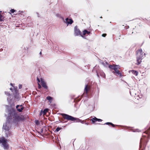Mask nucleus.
Returning <instances> with one entry per match:
<instances>
[{
  "instance_id": "12",
  "label": "nucleus",
  "mask_w": 150,
  "mask_h": 150,
  "mask_svg": "<svg viewBox=\"0 0 150 150\" xmlns=\"http://www.w3.org/2000/svg\"><path fill=\"white\" fill-rule=\"evenodd\" d=\"M95 103H93L88 105V108L91 111H92L94 108Z\"/></svg>"
},
{
  "instance_id": "44",
  "label": "nucleus",
  "mask_w": 150,
  "mask_h": 150,
  "mask_svg": "<svg viewBox=\"0 0 150 150\" xmlns=\"http://www.w3.org/2000/svg\"><path fill=\"white\" fill-rule=\"evenodd\" d=\"M10 90L12 92H13V89L12 88H10Z\"/></svg>"
},
{
  "instance_id": "16",
  "label": "nucleus",
  "mask_w": 150,
  "mask_h": 150,
  "mask_svg": "<svg viewBox=\"0 0 150 150\" xmlns=\"http://www.w3.org/2000/svg\"><path fill=\"white\" fill-rule=\"evenodd\" d=\"M5 93L6 95L8 96V97L7 98V100L9 101L11 99V94L8 92L7 91H5Z\"/></svg>"
},
{
  "instance_id": "42",
  "label": "nucleus",
  "mask_w": 150,
  "mask_h": 150,
  "mask_svg": "<svg viewBox=\"0 0 150 150\" xmlns=\"http://www.w3.org/2000/svg\"><path fill=\"white\" fill-rule=\"evenodd\" d=\"M43 132V129H41V130L40 131V132H39L40 133H42Z\"/></svg>"
},
{
  "instance_id": "20",
  "label": "nucleus",
  "mask_w": 150,
  "mask_h": 150,
  "mask_svg": "<svg viewBox=\"0 0 150 150\" xmlns=\"http://www.w3.org/2000/svg\"><path fill=\"white\" fill-rule=\"evenodd\" d=\"M91 33V32L88 31L87 30L85 29L83 31V35H85L86 34H89Z\"/></svg>"
},
{
  "instance_id": "40",
  "label": "nucleus",
  "mask_w": 150,
  "mask_h": 150,
  "mask_svg": "<svg viewBox=\"0 0 150 150\" xmlns=\"http://www.w3.org/2000/svg\"><path fill=\"white\" fill-rule=\"evenodd\" d=\"M22 85H21V84H19V86H18L19 88L21 89L22 88Z\"/></svg>"
},
{
  "instance_id": "21",
  "label": "nucleus",
  "mask_w": 150,
  "mask_h": 150,
  "mask_svg": "<svg viewBox=\"0 0 150 150\" xmlns=\"http://www.w3.org/2000/svg\"><path fill=\"white\" fill-rule=\"evenodd\" d=\"M142 59L139 58L137 57V64H139L142 62L141 60Z\"/></svg>"
},
{
  "instance_id": "22",
  "label": "nucleus",
  "mask_w": 150,
  "mask_h": 150,
  "mask_svg": "<svg viewBox=\"0 0 150 150\" xmlns=\"http://www.w3.org/2000/svg\"><path fill=\"white\" fill-rule=\"evenodd\" d=\"M52 97L50 96H47L46 97V99L48 100L50 103H51L52 101Z\"/></svg>"
},
{
  "instance_id": "11",
  "label": "nucleus",
  "mask_w": 150,
  "mask_h": 150,
  "mask_svg": "<svg viewBox=\"0 0 150 150\" xmlns=\"http://www.w3.org/2000/svg\"><path fill=\"white\" fill-rule=\"evenodd\" d=\"M113 70H114V71H112V72L114 74L115 73V74L116 76H119L120 77H121L122 76L121 73L118 70H116V69H114Z\"/></svg>"
},
{
  "instance_id": "36",
  "label": "nucleus",
  "mask_w": 150,
  "mask_h": 150,
  "mask_svg": "<svg viewBox=\"0 0 150 150\" xmlns=\"http://www.w3.org/2000/svg\"><path fill=\"white\" fill-rule=\"evenodd\" d=\"M38 88L40 89L42 87L41 85L39 83H38Z\"/></svg>"
},
{
  "instance_id": "15",
  "label": "nucleus",
  "mask_w": 150,
  "mask_h": 150,
  "mask_svg": "<svg viewBox=\"0 0 150 150\" xmlns=\"http://www.w3.org/2000/svg\"><path fill=\"white\" fill-rule=\"evenodd\" d=\"M7 140L6 139L5 142H4L2 144L4 149H7L8 148V146L7 144Z\"/></svg>"
},
{
  "instance_id": "13",
  "label": "nucleus",
  "mask_w": 150,
  "mask_h": 150,
  "mask_svg": "<svg viewBox=\"0 0 150 150\" xmlns=\"http://www.w3.org/2000/svg\"><path fill=\"white\" fill-rule=\"evenodd\" d=\"M91 88V86L88 84H87L85 85L84 88V91H85L86 95L87 94L88 91Z\"/></svg>"
},
{
  "instance_id": "37",
  "label": "nucleus",
  "mask_w": 150,
  "mask_h": 150,
  "mask_svg": "<svg viewBox=\"0 0 150 150\" xmlns=\"http://www.w3.org/2000/svg\"><path fill=\"white\" fill-rule=\"evenodd\" d=\"M96 119H98L97 121H98L99 122H101L102 121V120L101 119H98L97 118H95Z\"/></svg>"
},
{
  "instance_id": "2",
  "label": "nucleus",
  "mask_w": 150,
  "mask_h": 150,
  "mask_svg": "<svg viewBox=\"0 0 150 150\" xmlns=\"http://www.w3.org/2000/svg\"><path fill=\"white\" fill-rule=\"evenodd\" d=\"M61 115L64 118L68 120H71L74 121H76V122H80L82 124H83L85 122L84 120H81L78 118L74 117L66 114L61 113Z\"/></svg>"
},
{
  "instance_id": "50",
  "label": "nucleus",
  "mask_w": 150,
  "mask_h": 150,
  "mask_svg": "<svg viewBox=\"0 0 150 150\" xmlns=\"http://www.w3.org/2000/svg\"><path fill=\"white\" fill-rule=\"evenodd\" d=\"M10 84L12 86V83H11Z\"/></svg>"
},
{
  "instance_id": "27",
  "label": "nucleus",
  "mask_w": 150,
  "mask_h": 150,
  "mask_svg": "<svg viewBox=\"0 0 150 150\" xmlns=\"http://www.w3.org/2000/svg\"><path fill=\"white\" fill-rule=\"evenodd\" d=\"M61 129H62V127H57L56 128V129H55L54 132H58V131H59Z\"/></svg>"
},
{
  "instance_id": "39",
  "label": "nucleus",
  "mask_w": 150,
  "mask_h": 150,
  "mask_svg": "<svg viewBox=\"0 0 150 150\" xmlns=\"http://www.w3.org/2000/svg\"><path fill=\"white\" fill-rule=\"evenodd\" d=\"M80 36L82 37L83 38H84V39H86V38L83 35H82L81 34V35H80Z\"/></svg>"
},
{
  "instance_id": "3",
  "label": "nucleus",
  "mask_w": 150,
  "mask_h": 150,
  "mask_svg": "<svg viewBox=\"0 0 150 150\" xmlns=\"http://www.w3.org/2000/svg\"><path fill=\"white\" fill-rule=\"evenodd\" d=\"M12 119V117L8 116L6 118V121L4 124L3 129L5 131L9 130V129L11 127L12 123L11 120Z\"/></svg>"
},
{
  "instance_id": "48",
  "label": "nucleus",
  "mask_w": 150,
  "mask_h": 150,
  "mask_svg": "<svg viewBox=\"0 0 150 150\" xmlns=\"http://www.w3.org/2000/svg\"><path fill=\"white\" fill-rule=\"evenodd\" d=\"M39 54L40 55H41L42 54V52H40L39 53Z\"/></svg>"
},
{
  "instance_id": "30",
  "label": "nucleus",
  "mask_w": 150,
  "mask_h": 150,
  "mask_svg": "<svg viewBox=\"0 0 150 150\" xmlns=\"http://www.w3.org/2000/svg\"><path fill=\"white\" fill-rule=\"evenodd\" d=\"M100 75L103 77L104 78L105 77V74L103 72H102L100 74Z\"/></svg>"
},
{
  "instance_id": "29",
  "label": "nucleus",
  "mask_w": 150,
  "mask_h": 150,
  "mask_svg": "<svg viewBox=\"0 0 150 150\" xmlns=\"http://www.w3.org/2000/svg\"><path fill=\"white\" fill-rule=\"evenodd\" d=\"M3 16L0 13V21H4V20L3 18Z\"/></svg>"
},
{
  "instance_id": "14",
  "label": "nucleus",
  "mask_w": 150,
  "mask_h": 150,
  "mask_svg": "<svg viewBox=\"0 0 150 150\" xmlns=\"http://www.w3.org/2000/svg\"><path fill=\"white\" fill-rule=\"evenodd\" d=\"M13 92L14 97L15 98H16L18 94V90L17 89V88H14V89H13Z\"/></svg>"
},
{
  "instance_id": "47",
  "label": "nucleus",
  "mask_w": 150,
  "mask_h": 150,
  "mask_svg": "<svg viewBox=\"0 0 150 150\" xmlns=\"http://www.w3.org/2000/svg\"><path fill=\"white\" fill-rule=\"evenodd\" d=\"M19 12H20L21 13H23V11H19Z\"/></svg>"
},
{
  "instance_id": "34",
  "label": "nucleus",
  "mask_w": 150,
  "mask_h": 150,
  "mask_svg": "<svg viewBox=\"0 0 150 150\" xmlns=\"http://www.w3.org/2000/svg\"><path fill=\"white\" fill-rule=\"evenodd\" d=\"M42 114H43V110H41L40 111V113L39 115L40 116H41L42 115Z\"/></svg>"
},
{
  "instance_id": "45",
  "label": "nucleus",
  "mask_w": 150,
  "mask_h": 150,
  "mask_svg": "<svg viewBox=\"0 0 150 150\" xmlns=\"http://www.w3.org/2000/svg\"><path fill=\"white\" fill-rule=\"evenodd\" d=\"M85 124L87 125H88V124H89V123L88 122H86L85 123Z\"/></svg>"
},
{
  "instance_id": "33",
  "label": "nucleus",
  "mask_w": 150,
  "mask_h": 150,
  "mask_svg": "<svg viewBox=\"0 0 150 150\" xmlns=\"http://www.w3.org/2000/svg\"><path fill=\"white\" fill-rule=\"evenodd\" d=\"M56 17H58V18H60L61 17V15L59 14V13H57V14H56Z\"/></svg>"
},
{
  "instance_id": "26",
  "label": "nucleus",
  "mask_w": 150,
  "mask_h": 150,
  "mask_svg": "<svg viewBox=\"0 0 150 150\" xmlns=\"http://www.w3.org/2000/svg\"><path fill=\"white\" fill-rule=\"evenodd\" d=\"M49 110V109L47 108H46L44 109V110H43V115H45Z\"/></svg>"
},
{
  "instance_id": "6",
  "label": "nucleus",
  "mask_w": 150,
  "mask_h": 150,
  "mask_svg": "<svg viewBox=\"0 0 150 150\" xmlns=\"http://www.w3.org/2000/svg\"><path fill=\"white\" fill-rule=\"evenodd\" d=\"M81 32L80 30L77 28V26L75 27L74 28V35L75 36H77L81 35Z\"/></svg>"
},
{
  "instance_id": "38",
  "label": "nucleus",
  "mask_w": 150,
  "mask_h": 150,
  "mask_svg": "<svg viewBox=\"0 0 150 150\" xmlns=\"http://www.w3.org/2000/svg\"><path fill=\"white\" fill-rule=\"evenodd\" d=\"M107 34L105 33L103 34L102 36V37H105L106 36Z\"/></svg>"
},
{
  "instance_id": "8",
  "label": "nucleus",
  "mask_w": 150,
  "mask_h": 150,
  "mask_svg": "<svg viewBox=\"0 0 150 150\" xmlns=\"http://www.w3.org/2000/svg\"><path fill=\"white\" fill-rule=\"evenodd\" d=\"M64 23L67 24V26L69 25H71L73 23V21L72 19H69L68 18H66L65 21H64Z\"/></svg>"
},
{
  "instance_id": "7",
  "label": "nucleus",
  "mask_w": 150,
  "mask_h": 150,
  "mask_svg": "<svg viewBox=\"0 0 150 150\" xmlns=\"http://www.w3.org/2000/svg\"><path fill=\"white\" fill-rule=\"evenodd\" d=\"M41 83L42 86L46 89H48V87L44 79L42 78H40Z\"/></svg>"
},
{
  "instance_id": "17",
  "label": "nucleus",
  "mask_w": 150,
  "mask_h": 150,
  "mask_svg": "<svg viewBox=\"0 0 150 150\" xmlns=\"http://www.w3.org/2000/svg\"><path fill=\"white\" fill-rule=\"evenodd\" d=\"M144 133H146L148 135L147 138H150V127L146 131L144 132Z\"/></svg>"
},
{
  "instance_id": "46",
  "label": "nucleus",
  "mask_w": 150,
  "mask_h": 150,
  "mask_svg": "<svg viewBox=\"0 0 150 150\" xmlns=\"http://www.w3.org/2000/svg\"><path fill=\"white\" fill-rule=\"evenodd\" d=\"M3 50V49L2 48L1 49H0V52H1V51H2Z\"/></svg>"
},
{
  "instance_id": "28",
  "label": "nucleus",
  "mask_w": 150,
  "mask_h": 150,
  "mask_svg": "<svg viewBox=\"0 0 150 150\" xmlns=\"http://www.w3.org/2000/svg\"><path fill=\"white\" fill-rule=\"evenodd\" d=\"M97 118L96 117H94V118H93L92 119H91V121L93 123H95L96 121H97L98 119H96L95 118Z\"/></svg>"
},
{
  "instance_id": "24",
  "label": "nucleus",
  "mask_w": 150,
  "mask_h": 150,
  "mask_svg": "<svg viewBox=\"0 0 150 150\" xmlns=\"http://www.w3.org/2000/svg\"><path fill=\"white\" fill-rule=\"evenodd\" d=\"M6 139L4 137L0 138V144L2 143V144L4 142H5V141Z\"/></svg>"
},
{
  "instance_id": "49",
  "label": "nucleus",
  "mask_w": 150,
  "mask_h": 150,
  "mask_svg": "<svg viewBox=\"0 0 150 150\" xmlns=\"http://www.w3.org/2000/svg\"><path fill=\"white\" fill-rule=\"evenodd\" d=\"M81 99V98H80V99H79V100H78V101H80Z\"/></svg>"
},
{
  "instance_id": "1",
  "label": "nucleus",
  "mask_w": 150,
  "mask_h": 150,
  "mask_svg": "<svg viewBox=\"0 0 150 150\" xmlns=\"http://www.w3.org/2000/svg\"><path fill=\"white\" fill-rule=\"evenodd\" d=\"M8 116L13 117V122L15 123H18L20 121H23L25 119L23 115H19L18 113L14 108L9 107L8 109Z\"/></svg>"
},
{
  "instance_id": "4",
  "label": "nucleus",
  "mask_w": 150,
  "mask_h": 150,
  "mask_svg": "<svg viewBox=\"0 0 150 150\" xmlns=\"http://www.w3.org/2000/svg\"><path fill=\"white\" fill-rule=\"evenodd\" d=\"M137 57L142 59L145 57V54L142 52V50L141 49L138 50L137 51Z\"/></svg>"
},
{
  "instance_id": "23",
  "label": "nucleus",
  "mask_w": 150,
  "mask_h": 150,
  "mask_svg": "<svg viewBox=\"0 0 150 150\" xmlns=\"http://www.w3.org/2000/svg\"><path fill=\"white\" fill-rule=\"evenodd\" d=\"M131 71L133 74L136 76L138 75V72L137 71L132 70H131Z\"/></svg>"
},
{
  "instance_id": "25",
  "label": "nucleus",
  "mask_w": 150,
  "mask_h": 150,
  "mask_svg": "<svg viewBox=\"0 0 150 150\" xmlns=\"http://www.w3.org/2000/svg\"><path fill=\"white\" fill-rule=\"evenodd\" d=\"M104 125H111L112 127H115V125L113 124V123H112L111 122H107L104 124Z\"/></svg>"
},
{
  "instance_id": "18",
  "label": "nucleus",
  "mask_w": 150,
  "mask_h": 150,
  "mask_svg": "<svg viewBox=\"0 0 150 150\" xmlns=\"http://www.w3.org/2000/svg\"><path fill=\"white\" fill-rule=\"evenodd\" d=\"M5 137H8L9 136H10L11 132L9 130L5 131Z\"/></svg>"
},
{
  "instance_id": "35",
  "label": "nucleus",
  "mask_w": 150,
  "mask_h": 150,
  "mask_svg": "<svg viewBox=\"0 0 150 150\" xmlns=\"http://www.w3.org/2000/svg\"><path fill=\"white\" fill-rule=\"evenodd\" d=\"M37 80L38 81V83H40V81H41V80H40L39 79L38 77H37Z\"/></svg>"
},
{
  "instance_id": "51",
  "label": "nucleus",
  "mask_w": 150,
  "mask_h": 150,
  "mask_svg": "<svg viewBox=\"0 0 150 150\" xmlns=\"http://www.w3.org/2000/svg\"><path fill=\"white\" fill-rule=\"evenodd\" d=\"M100 18H102V16L100 17Z\"/></svg>"
},
{
  "instance_id": "5",
  "label": "nucleus",
  "mask_w": 150,
  "mask_h": 150,
  "mask_svg": "<svg viewBox=\"0 0 150 150\" xmlns=\"http://www.w3.org/2000/svg\"><path fill=\"white\" fill-rule=\"evenodd\" d=\"M109 68L111 70L116 69L119 70L120 69V66L119 65L113 64L112 65H108Z\"/></svg>"
},
{
  "instance_id": "32",
  "label": "nucleus",
  "mask_w": 150,
  "mask_h": 150,
  "mask_svg": "<svg viewBox=\"0 0 150 150\" xmlns=\"http://www.w3.org/2000/svg\"><path fill=\"white\" fill-rule=\"evenodd\" d=\"M15 11H16V10H14V9H11L10 11V12L12 13H14L15 12Z\"/></svg>"
},
{
  "instance_id": "52",
  "label": "nucleus",
  "mask_w": 150,
  "mask_h": 150,
  "mask_svg": "<svg viewBox=\"0 0 150 150\" xmlns=\"http://www.w3.org/2000/svg\"><path fill=\"white\" fill-rule=\"evenodd\" d=\"M5 116H7V115H5Z\"/></svg>"
},
{
  "instance_id": "9",
  "label": "nucleus",
  "mask_w": 150,
  "mask_h": 150,
  "mask_svg": "<svg viewBox=\"0 0 150 150\" xmlns=\"http://www.w3.org/2000/svg\"><path fill=\"white\" fill-rule=\"evenodd\" d=\"M142 139L141 138L140 142V149L139 150L142 148V146H143L144 147H145L147 143L148 142V141L146 140H144V142H143L142 140Z\"/></svg>"
},
{
  "instance_id": "10",
  "label": "nucleus",
  "mask_w": 150,
  "mask_h": 150,
  "mask_svg": "<svg viewBox=\"0 0 150 150\" xmlns=\"http://www.w3.org/2000/svg\"><path fill=\"white\" fill-rule=\"evenodd\" d=\"M16 108L18 112H20L23 111L24 109V107L22 105H17L16 106Z\"/></svg>"
},
{
  "instance_id": "41",
  "label": "nucleus",
  "mask_w": 150,
  "mask_h": 150,
  "mask_svg": "<svg viewBox=\"0 0 150 150\" xmlns=\"http://www.w3.org/2000/svg\"><path fill=\"white\" fill-rule=\"evenodd\" d=\"M96 75H97V76H98V77H99V75L98 74V73L97 71H96Z\"/></svg>"
},
{
  "instance_id": "43",
  "label": "nucleus",
  "mask_w": 150,
  "mask_h": 150,
  "mask_svg": "<svg viewBox=\"0 0 150 150\" xmlns=\"http://www.w3.org/2000/svg\"><path fill=\"white\" fill-rule=\"evenodd\" d=\"M60 18H61L63 21H64V18L63 17H62V16H61V17Z\"/></svg>"
},
{
  "instance_id": "31",
  "label": "nucleus",
  "mask_w": 150,
  "mask_h": 150,
  "mask_svg": "<svg viewBox=\"0 0 150 150\" xmlns=\"http://www.w3.org/2000/svg\"><path fill=\"white\" fill-rule=\"evenodd\" d=\"M35 123L36 125H38L40 124V122L38 120H36L35 121Z\"/></svg>"
},
{
  "instance_id": "19",
  "label": "nucleus",
  "mask_w": 150,
  "mask_h": 150,
  "mask_svg": "<svg viewBox=\"0 0 150 150\" xmlns=\"http://www.w3.org/2000/svg\"><path fill=\"white\" fill-rule=\"evenodd\" d=\"M100 62L104 67H108V64L107 62H106L105 63H104L103 61L102 60H100Z\"/></svg>"
}]
</instances>
